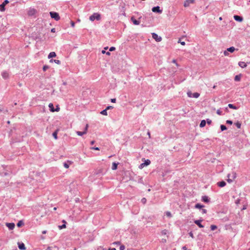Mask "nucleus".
<instances>
[{
	"mask_svg": "<svg viewBox=\"0 0 250 250\" xmlns=\"http://www.w3.org/2000/svg\"><path fill=\"white\" fill-rule=\"evenodd\" d=\"M152 11L154 13L161 14L162 13V10L160 9V7L159 6H154L152 8Z\"/></svg>",
	"mask_w": 250,
	"mask_h": 250,
	"instance_id": "20e7f679",
	"label": "nucleus"
},
{
	"mask_svg": "<svg viewBox=\"0 0 250 250\" xmlns=\"http://www.w3.org/2000/svg\"><path fill=\"white\" fill-rule=\"evenodd\" d=\"M51 18L54 19L55 21H58L60 19V17L58 13L56 12H50L49 13Z\"/></svg>",
	"mask_w": 250,
	"mask_h": 250,
	"instance_id": "f03ea898",
	"label": "nucleus"
},
{
	"mask_svg": "<svg viewBox=\"0 0 250 250\" xmlns=\"http://www.w3.org/2000/svg\"><path fill=\"white\" fill-rule=\"evenodd\" d=\"M234 125L238 128H241V123L239 121H237V122L235 123Z\"/></svg>",
	"mask_w": 250,
	"mask_h": 250,
	"instance_id": "c756f323",
	"label": "nucleus"
},
{
	"mask_svg": "<svg viewBox=\"0 0 250 250\" xmlns=\"http://www.w3.org/2000/svg\"><path fill=\"white\" fill-rule=\"evenodd\" d=\"M207 209H203V208H202V213L205 214V213H207Z\"/></svg>",
	"mask_w": 250,
	"mask_h": 250,
	"instance_id": "3c124183",
	"label": "nucleus"
},
{
	"mask_svg": "<svg viewBox=\"0 0 250 250\" xmlns=\"http://www.w3.org/2000/svg\"><path fill=\"white\" fill-rule=\"evenodd\" d=\"M217 186L220 188H223L226 185V183L224 181L219 182L217 184Z\"/></svg>",
	"mask_w": 250,
	"mask_h": 250,
	"instance_id": "dca6fc26",
	"label": "nucleus"
},
{
	"mask_svg": "<svg viewBox=\"0 0 250 250\" xmlns=\"http://www.w3.org/2000/svg\"><path fill=\"white\" fill-rule=\"evenodd\" d=\"M172 62L175 63H176V65H177V63H176V60H173L172 61Z\"/></svg>",
	"mask_w": 250,
	"mask_h": 250,
	"instance_id": "69168bd1",
	"label": "nucleus"
},
{
	"mask_svg": "<svg viewBox=\"0 0 250 250\" xmlns=\"http://www.w3.org/2000/svg\"><path fill=\"white\" fill-rule=\"evenodd\" d=\"M227 51H228V52H229L230 53H233L235 51V48H234V47L231 46L229 48H228L227 49Z\"/></svg>",
	"mask_w": 250,
	"mask_h": 250,
	"instance_id": "bb28decb",
	"label": "nucleus"
},
{
	"mask_svg": "<svg viewBox=\"0 0 250 250\" xmlns=\"http://www.w3.org/2000/svg\"><path fill=\"white\" fill-rule=\"evenodd\" d=\"M224 55L225 56H228V55H229V52H228V51H227V50H225V51H224Z\"/></svg>",
	"mask_w": 250,
	"mask_h": 250,
	"instance_id": "a19ab883",
	"label": "nucleus"
},
{
	"mask_svg": "<svg viewBox=\"0 0 250 250\" xmlns=\"http://www.w3.org/2000/svg\"><path fill=\"white\" fill-rule=\"evenodd\" d=\"M49 107V110H50V111L51 112H54L55 111V109L54 108V105L52 103H50L49 104V105H48Z\"/></svg>",
	"mask_w": 250,
	"mask_h": 250,
	"instance_id": "4be33fe9",
	"label": "nucleus"
},
{
	"mask_svg": "<svg viewBox=\"0 0 250 250\" xmlns=\"http://www.w3.org/2000/svg\"><path fill=\"white\" fill-rule=\"evenodd\" d=\"M42 233L43 234H45V233H46V230H43V231L42 232Z\"/></svg>",
	"mask_w": 250,
	"mask_h": 250,
	"instance_id": "774afa93",
	"label": "nucleus"
},
{
	"mask_svg": "<svg viewBox=\"0 0 250 250\" xmlns=\"http://www.w3.org/2000/svg\"><path fill=\"white\" fill-rule=\"evenodd\" d=\"M100 113L103 115H107V110L106 109H104V110H103Z\"/></svg>",
	"mask_w": 250,
	"mask_h": 250,
	"instance_id": "72a5a7b5",
	"label": "nucleus"
},
{
	"mask_svg": "<svg viewBox=\"0 0 250 250\" xmlns=\"http://www.w3.org/2000/svg\"><path fill=\"white\" fill-rule=\"evenodd\" d=\"M59 228L60 229H64L66 228V225L65 224H63L62 225L59 226Z\"/></svg>",
	"mask_w": 250,
	"mask_h": 250,
	"instance_id": "4c0bfd02",
	"label": "nucleus"
},
{
	"mask_svg": "<svg viewBox=\"0 0 250 250\" xmlns=\"http://www.w3.org/2000/svg\"><path fill=\"white\" fill-rule=\"evenodd\" d=\"M146 166H145V165L144 164V163H142L140 166H139V167L140 168H143L144 167H145Z\"/></svg>",
	"mask_w": 250,
	"mask_h": 250,
	"instance_id": "5fc2aeb1",
	"label": "nucleus"
},
{
	"mask_svg": "<svg viewBox=\"0 0 250 250\" xmlns=\"http://www.w3.org/2000/svg\"><path fill=\"white\" fill-rule=\"evenodd\" d=\"M188 95L189 97H193L195 98H197L200 96V94L198 92H195L192 94L191 92H188Z\"/></svg>",
	"mask_w": 250,
	"mask_h": 250,
	"instance_id": "0eeeda50",
	"label": "nucleus"
},
{
	"mask_svg": "<svg viewBox=\"0 0 250 250\" xmlns=\"http://www.w3.org/2000/svg\"><path fill=\"white\" fill-rule=\"evenodd\" d=\"M120 243H121L120 241H117V242H114L113 244H115V245H120Z\"/></svg>",
	"mask_w": 250,
	"mask_h": 250,
	"instance_id": "13d9d810",
	"label": "nucleus"
},
{
	"mask_svg": "<svg viewBox=\"0 0 250 250\" xmlns=\"http://www.w3.org/2000/svg\"><path fill=\"white\" fill-rule=\"evenodd\" d=\"M216 113L217 114L221 115H222V111H221L220 109H218Z\"/></svg>",
	"mask_w": 250,
	"mask_h": 250,
	"instance_id": "49530a36",
	"label": "nucleus"
},
{
	"mask_svg": "<svg viewBox=\"0 0 250 250\" xmlns=\"http://www.w3.org/2000/svg\"><path fill=\"white\" fill-rule=\"evenodd\" d=\"M204 207V205H201L199 203H197L195 205V208H196L201 209Z\"/></svg>",
	"mask_w": 250,
	"mask_h": 250,
	"instance_id": "b1692460",
	"label": "nucleus"
},
{
	"mask_svg": "<svg viewBox=\"0 0 250 250\" xmlns=\"http://www.w3.org/2000/svg\"><path fill=\"white\" fill-rule=\"evenodd\" d=\"M182 249H183V250H188V249H187V247H186V246H183V247H182Z\"/></svg>",
	"mask_w": 250,
	"mask_h": 250,
	"instance_id": "bf43d9fd",
	"label": "nucleus"
},
{
	"mask_svg": "<svg viewBox=\"0 0 250 250\" xmlns=\"http://www.w3.org/2000/svg\"><path fill=\"white\" fill-rule=\"evenodd\" d=\"M116 49L115 47L114 46H111L109 48V51H113Z\"/></svg>",
	"mask_w": 250,
	"mask_h": 250,
	"instance_id": "c03bdc74",
	"label": "nucleus"
},
{
	"mask_svg": "<svg viewBox=\"0 0 250 250\" xmlns=\"http://www.w3.org/2000/svg\"><path fill=\"white\" fill-rule=\"evenodd\" d=\"M110 101H111V102L115 103H116V98H113V99H111Z\"/></svg>",
	"mask_w": 250,
	"mask_h": 250,
	"instance_id": "864d4df0",
	"label": "nucleus"
},
{
	"mask_svg": "<svg viewBox=\"0 0 250 250\" xmlns=\"http://www.w3.org/2000/svg\"><path fill=\"white\" fill-rule=\"evenodd\" d=\"M113 108V106H111V105H109V106H107L106 107V109L107 110L108 109H112Z\"/></svg>",
	"mask_w": 250,
	"mask_h": 250,
	"instance_id": "09e8293b",
	"label": "nucleus"
},
{
	"mask_svg": "<svg viewBox=\"0 0 250 250\" xmlns=\"http://www.w3.org/2000/svg\"><path fill=\"white\" fill-rule=\"evenodd\" d=\"M46 250H52V248L51 247H48Z\"/></svg>",
	"mask_w": 250,
	"mask_h": 250,
	"instance_id": "e2e57ef3",
	"label": "nucleus"
},
{
	"mask_svg": "<svg viewBox=\"0 0 250 250\" xmlns=\"http://www.w3.org/2000/svg\"><path fill=\"white\" fill-rule=\"evenodd\" d=\"M227 181H228L229 183H231V182H232V180L231 179H230L229 178V179L227 180Z\"/></svg>",
	"mask_w": 250,
	"mask_h": 250,
	"instance_id": "052dcab7",
	"label": "nucleus"
},
{
	"mask_svg": "<svg viewBox=\"0 0 250 250\" xmlns=\"http://www.w3.org/2000/svg\"><path fill=\"white\" fill-rule=\"evenodd\" d=\"M1 76L4 79H7L9 77L8 73L5 71L2 72Z\"/></svg>",
	"mask_w": 250,
	"mask_h": 250,
	"instance_id": "f3484780",
	"label": "nucleus"
},
{
	"mask_svg": "<svg viewBox=\"0 0 250 250\" xmlns=\"http://www.w3.org/2000/svg\"><path fill=\"white\" fill-rule=\"evenodd\" d=\"M118 165V163H116V162H113L112 165V169L116 170L117 169Z\"/></svg>",
	"mask_w": 250,
	"mask_h": 250,
	"instance_id": "aec40b11",
	"label": "nucleus"
},
{
	"mask_svg": "<svg viewBox=\"0 0 250 250\" xmlns=\"http://www.w3.org/2000/svg\"><path fill=\"white\" fill-rule=\"evenodd\" d=\"M9 2L8 0H4V1L1 4H0V11H4L5 10V5L7 4Z\"/></svg>",
	"mask_w": 250,
	"mask_h": 250,
	"instance_id": "7ed1b4c3",
	"label": "nucleus"
},
{
	"mask_svg": "<svg viewBox=\"0 0 250 250\" xmlns=\"http://www.w3.org/2000/svg\"><path fill=\"white\" fill-rule=\"evenodd\" d=\"M206 125V121L205 120H203L201 121L199 126L200 127H203Z\"/></svg>",
	"mask_w": 250,
	"mask_h": 250,
	"instance_id": "412c9836",
	"label": "nucleus"
},
{
	"mask_svg": "<svg viewBox=\"0 0 250 250\" xmlns=\"http://www.w3.org/2000/svg\"><path fill=\"white\" fill-rule=\"evenodd\" d=\"M49 68V66L47 65H43V68H42V69H43V71H46L47 69H48Z\"/></svg>",
	"mask_w": 250,
	"mask_h": 250,
	"instance_id": "c9c22d12",
	"label": "nucleus"
},
{
	"mask_svg": "<svg viewBox=\"0 0 250 250\" xmlns=\"http://www.w3.org/2000/svg\"><path fill=\"white\" fill-rule=\"evenodd\" d=\"M58 131L59 130L58 129H57L56 130H55L52 134V135L53 136V137L55 139L57 140L58 139Z\"/></svg>",
	"mask_w": 250,
	"mask_h": 250,
	"instance_id": "393cba45",
	"label": "nucleus"
},
{
	"mask_svg": "<svg viewBox=\"0 0 250 250\" xmlns=\"http://www.w3.org/2000/svg\"><path fill=\"white\" fill-rule=\"evenodd\" d=\"M95 143V141H92L91 142H90V144L91 145H93Z\"/></svg>",
	"mask_w": 250,
	"mask_h": 250,
	"instance_id": "0e129e2a",
	"label": "nucleus"
},
{
	"mask_svg": "<svg viewBox=\"0 0 250 250\" xmlns=\"http://www.w3.org/2000/svg\"><path fill=\"white\" fill-rule=\"evenodd\" d=\"M238 65L243 68L246 67L247 66V64L244 62H238Z\"/></svg>",
	"mask_w": 250,
	"mask_h": 250,
	"instance_id": "a211bd4d",
	"label": "nucleus"
},
{
	"mask_svg": "<svg viewBox=\"0 0 250 250\" xmlns=\"http://www.w3.org/2000/svg\"><path fill=\"white\" fill-rule=\"evenodd\" d=\"M6 226L8 227L9 230H12L15 228V224L14 223H7Z\"/></svg>",
	"mask_w": 250,
	"mask_h": 250,
	"instance_id": "6e6552de",
	"label": "nucleus"
},
{
	"mask_svg": "<svg viewBox=\"0 0 250 250\" xmlns=\"http://www.w3.org/2000/svg\"><path fill=\"white\" fill-rule=\"evenodd\" d=\"M108 250H116V249L115 248H110Z\"/></svg>",
	"mask_w": 250,
	"mask_h": 250,
	"instance_id": "338daca9",
	"label": "nucleus"
},
{
	"mask_svg": "<svg viewBox=\"0 0 250 250\" xmlns=\"http://www.w3.org/2000/svg\"><path fill=\"white\" fill-rule=\"evenodd\" d=\"M226 123H227V124L232 125V123H233V122H232V121H231V120H227V121H226Z\"/></svg>",
	"mask_w": 250,
	"mask_h": 250,
	"instance_id": "a18cd8bd",
	"label": "nucleus"
},
{
	"mask_svg": "<svg viewBox=\"0 0 250 250\" xmlns=\"http://www.w3.org/2000/svg\"><path fill=\"white\" fill-rule=\"evenodd\" d=\"M217 228V227L216 225H211L210 226V229L211 230H214Z\"/></svg>",
	"mask_w": 250,
	"mask_h": 250,
	"instance_id": "f704fd0d",
	"label": "nucleus"
},
{
	"mask_svg": "<svg viewBox=\"0 0 250 250\" xmlns=\"http://www.w3.org/2000/svg\"><path fill=\"white\" fill-rule=\"evenodd\" d=\"M18 248L20 250H25L26 249V248H25V245L21 242H19L18 243Z\"/></svg>",
	"mask_w": 250,
	"mask_h": 250,
	"instance_id": "f8f14e48",
	"label": "nucleus"
},
{
	"mask_svg": "<svg viewBox=\"0 0 250 250\" xmlns=\"http://www.w3.org/2000/svg\"><path fill=\"white\" fill-rule=\"evenodd\" d=\"M56 56V54L55 52H50L48 56V59H51V58H54Z\"/></svg>",
	"mask_w": 250,
	"mask_h": 250,
	"instance_id": "6ab92c4d",
	"label": "nucleus"
},
{
	"mask_svg": "<svg viewBox=\"0 0 250 250\" xmlns=\"http://www.w3.org/2000/svg\"><path fill=\"white\" fill-rule=\"evenodd\" d=\"M60 110V107L58 105L57 106L56 108L55 109V111H59Z\"/></svg>",
	"mask_w": 250,
	"mask_h": 250,
	"instance_id": "4d7b16f0",
	"label": "nucleus"
},
{
	"mask_svg": "<svg viewBox=\"0 0 250 250\" xmlns=\"http://www.w3.org/2000/svg\"><path fill=\"white\" fill-rule=\"evenodd\" d=\"M88 127V125L87 124L85 127L84 131H77L76 133L78 135L80 136H82L83 135L87 133Z\"/></svg>",
	"mask_w": 250,
	"mask_h": 250,
	"instance_id": "423d86ee",
	"label": "nucleus"
},
{
	"mask_svg": "<svg viewBox=\"0 0 250 250\" xmlns=\"http://www.w3.org/2000/svg\"><path fill=\"white\" fill-rule=\"evenodd\" d=\"M71 164V162L68 161L67 162H64L63 163V166L65 168H68L69 167V165Z\"/></svg>",
	"mask_w": 250,
	"mask_h": 250,
	"instance_id": "a878e982",
	"label": "nucleus"
},
{
	"mask_svg": "<svg viewBox=\"0 0 250 250\" xmlns=\"http://www.w3.org/2000/svg\"><path fill=\"white\" fill-rule=\"evenodd\" d=\"M51 32H53V33L55 32V28H52L51 29Z\"/></svg>",
	"mask_w": 250,
	"mask_h": 250,
	"instance_id": "680f3d73",
	"label": "nucleus"
},
{
	"mask_svg": "<svg viewBox=\"0 0 250 250\" xmlns=\"http://www.w3.org/2000/svg\"><path fill=\"white\" fill-rule=\"evenodd\" d=\"M36 13V10L34 9V8H32V9H30L28 12V15L29 16H33Z\"/></svg>",
	"mask_w": 250,
	"mask_h": 250,
	"instance_id": "ddd939ff",
	"label": "nucleus"
},
{
	"mask_svg": "<svg viewBox=\"0 0 250 250\" xmlns=\"http://www.w3.org/2000/svg\"><path fill=\"white\" fill-rule=\"evenodd\" d=\"M131 21L135 25H139L140 23V21L136 20L133 16L131 17Z\"/></svg>",
	"mask_w": 250,
	"mask_h": 250,
	"instance_id": "4468645a",
	"label": "nucleus"
},
{
	"mask_svg": "<svg viewBox=\"0 0 250 250\" xmlns=\"http://www.w3.org/2000/svg\"><path fill=\"white\" fill-rule=\"evenodd\" d=\"M152 38L156 41V42H161L162 41V38L160 36H159L156 33H152Z\"/></svg>",
	"mask_w": 250,
	"mask_h": 250,
	"instance_id": "39448f33",
	"label": "nucleus"
},
{
	"mask_svg": "<svg viewBox=\"0 0 250 250\" xmlns=\"http://www.w3.org/2000/svg\"><path fill=\"white\" fill-rule=\"evenodd\" d=\"M91 149H94V150H100L99 147H96V146L92 147Z\"/></svg>",
	"mask_w": 250,
	"mask_h": 250,
	"instance_id": "603ef678",
	"label": "nucleus"
},
{
	"mask_svg": "<svg viewBox=\"0 0 250 250\" xmlns=\"http://www.w3.org/2000/svg\"><path fill=\"white\" fill-rule=\"evenodd\" d=\"M101 19V15L100 14L98 13H94L93 14H92L91 16L89 17V20L93 21L94 20H100Z\"/></svg>",
	"mask_w": 250,
	"mask_h": 250,
	"instance_id": "f257e3e1",
	"label": "nucleus"
},
{
	"mask_svg": "<svg viewBox=\"0 0 250 250\" xmlns=\"http://www.w3.org/2000/svg\"><path fill=\"white\" fill-rule=\"evenodd\" d=\"M194 2V0H186L184 2V6L188 7L189 6L190 3H193Z\"/></svg>",
	"mask_w": 250,
	"mask_h": 250,
	"instance_id": "9b49d317",
	"label": "nucleus"
},
{
	"mask_svg": "<svg viewBox=\"0 0 250 250\" xmlns=\"http://www.w3.org/2000/svg\"><path fill=\"white\" fill-rule=\"evenodd\" d=\"M241 75H237L234 77V81L236 82H239L241 80Z\"/></svg>",
	"mask_w": 250,
	"mask_h": 250,
	"instance_id": "5701e85b",
	"label": "nucleus"
},
{
	"mask_svg": "<svg viewBox=\"0 0 250 250\" xmlns=\"http://www.w3.org/2000/svg\"><path fill=\"white\" fill-rule=\"evenodd\" d=\"M189 235L192 237V238H194V236H193V233L192 232V231H190L189 233Z\"/></svg>",
	"mask_w": 250,
	"mask_h": 250,
	"instance_id": "6e6d98bb",
	"label": "nucleus"
},
{
	"mask_svg": "<svg viewBox=\"0 0 250 250\" xmlns=\"http://www.w3.org/2000/svg\"><path fill=\"white\" fill-rule=\"evenodd\" d=\"M228 106L229 108H231V109H238V107L237 106H235L234 104H228Z\"/></svg>",
	"mask_w": 250,
	"mask_h": 250,
	"instance_id": "cd10ccee",
	"label": "nucleus"
},
{
	"mask_svg": "<svg viewBox=\"0 0 250 250\" xmlns=\"http://www.w3.org/2000/svg\"><path fill=\"white\" fill-rule=\"evenodd\" d=\"M167 230L164 229V230L162 231V234L163 235H166L167 234Z\"/></svg>",
	"mask_w": 250,
	"mask_h": 250,
	"instance_id": "de8ad7c7",
	"label": "nucleus"
},
{
	"mask_svg": "<svg viewBox=\"0 0 250 250\" xmlns=\"http://www.w3.org/2000/svg\"><path fill=\"white\" fill-rule=\"evenodd\" d=\"M141 202L143 204H145L146 202V198H143L142 199H141Z\"/></svg>",
	"mask_w": 250,
	"mask_h": 250,
	"instance_id": "58836bf2",
	"label": "nucleus"
},
{
	"mask_svg": "<svg viewBox=\"0 0 250 250\" xmlns=\"http://www.w3.org/2000/svg\"><path fill=\"white\" fill-rule=\"evenodd\" d=\"M70 24H71V26L72 27H74L75 26V22L72 21H70Z\"/></svg>",
	"mask_w": 250,
	"mask_h": 250,
	"instance_id": "8fccbe9b",
	"label": "nucleus"
},
{
	"mask_svg": "<svg viewBox=\"0 0 250 250\" xmlns=\"http://www.w3.org/2000/svg\"><path fill=\"white\" fill-rule=\"evenodd\" d=\"M212 123V121L209 119H207L206 120V123H207L208 125H210Z\"/></svg>",
	"mask_w": 250,
	"mask_h": 250,
	"instance_id": "ea45409f",
	"label": "nucleus"
},
{
	"mask_svg": "<svg viewBox=\"0 0 250 250\" xmlns=\"http://www.w3.org/2000/svg\"><path fill=\"white\" fill-rule=\"evenodd\" d=\"M202 201L205 203H208L209 202V198L207 196H203L202 197Z\"/></svg>",
	"mask_w": 250,
	"mask_h": 250,
	"instance_id": "2eb2a0df",
	"label": "nucleus"
},
{
	"mask_svg": "<svg viewBox=\"0 0 250 250\" xmlns=\"http://www.w3.org/2000/svg\"><path fill=\"white\" fill-rule=\"evenodd\" d=\"M220 129H221V131H223L224 130H227V128L226 125H220Z\"/></svg>",
	"mask_w": 250,
	"mask_h": 250,
	"instance_id": "7c9ffc66",
	"label": "nucleus"
},
{
	"mask_svg": "<svg viewBox=\"0 0 250 250\" xmlns=\"http://www.w3.org/2000/svg\"><path fill=\"white\" fill-rule=\"evenodd\" d=\"M125 249V246L123 245H122L120 247V250H124Z\"/></svg>",
	"mask_w": 250,
	"mask_h": 250,
	"instance_id": "37998d69",
	"label": "nucleus"
},
{
	"mask_svg": "<svg viewBox=\"0 0 250 250\" xmlns=\"http://www.w3.org/2000/svg\"><path fill=\"white\" fill-rule=\"evenodd\" d=\"M166 214V215L168 217H172V214H171V212L169 211H167Z\"/></svg>",
	"mask_w": 250,
	"mask_h": 250,
	"instance_id": "e433bc0d",
	"label": "nucleus"
},
{
	"mask_svg": "<svg viewBox=\"0 0 250 250\" xmlns=\"http://www.w3.org/2000/svg\"><path fill=\"white\" fill-rule=\"evenodd\" d=\"M17 225L18 227H21L24 225V222H23V221L20 220L18 222Z\"/></svg>",
	"mask_w": 250,
	"mask_h": 250,
	"instance_id": "c85d7f7f",
	"label": "nucleus"
},
{
	"mask_svg": "<svg viewBox=\"0 0 250 250\" xmlns=\"http://www.w3.org/2000/svg\"><path fill=\"white\" fill-rule=\"evenodd\" d=\"M201 220H196L194 221V223L197 225L199 228H203L204 226L201 224Z\"/></svg>",
	"mask_w": 250,
	"mask_h": 250,
	"instance_id": "1a4fd4ad",
	"label": "nucleus"
},
{
	"mask_svg": "<svg viewBox=\"0 0 250 250\" xmlns=\"http://www.w3.org/2000/svg\"><path fill=\"white\" fill-rule=\"evenodd\" d=\"M234 19L237 21L241 22L243 20V18L242 16H240L238 15H234L233 16Z\"/></svg>",
	"mask_w": 250,
	"mask_h": 250,
	"instance_id": "9d476101",
	"label": "nucleus"
},
{
	"mask_svg": "<svg viewBox=\"0 0 250 250\" xmlns=\"http://www.w3.org/2000/svg\"><path fill=\"white\" fill-rule=\"evenodd\" d=\"M178 43H180L182 45H185V42H182L180 39L179 40Z\"/></svg>",
	"mask_w": 250,
	"mask_h": 250,
	"instance_id": "79ce46f5",
	"label": "nucleus"
},
{
	"mask_svg": "<svg viewBox=\"0 0 250 250\" xmlns=\"http://www.w3.org/2000/svg\"><path fill=\"white\" fill-rule=\"evenodd\" d=\"M50 62H55L56 63L58 64H61V61L60 60H51L50 61Z\"/></svg>",
	"mask_w": 250,
	"mask_h": 250,
	"instance_id": "2f4dec72",
	"label": "nucleus"
},
{
	"mask_svg": "<svg viewBox=\"0 0 250 250\" xmlns=\"http://www.w3.org/2000/svg\"><path fill=\"white\" fill-rule=\"evenodd\" d=\"M150 164V161L148 159L145 160V162L144 163V164L145 165V166H146L149 165Z\"/></svg>",
	"mask_w": 250,
	"mask_h": 250,
	"instance_id": "473e14b6",
	"label": "nucleus"
}]
</instances>
